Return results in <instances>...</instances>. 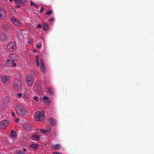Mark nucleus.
<instances>
[{
    "label": "nucleus",
    "instance_id": "nucleus-1",
    "mask_svg": "<svg viewBox=\"0 0 154 154\" xmlns=\"http://www.w3.org/2000/svg\"><path fill=\"white\" fill-rule=\"evenodd\" d=\"M16 113L18 115L23 116L26 113L25 107L21 105H17L15 108Z\"/></svg>",
    "mask_w": 154,
    "mask_h": 154
},
{
    "label": "nucleus",
    "instance_id": "nucleus-2",
    "mask_svg": "<svg viewBox=\"0 0 154 154\" xmlns=\"http://www.w3.org/2000/svg\"><path fill=\"white\" fill-rule=\"evenodd\" d=\"M34 78L33 75H28L26 77V82L27 86L29 87H31L33 84Z\"/></svg>",
    "mask_w": 154,
    "mask_h": 154
},
{
    "label": "nucleus",
    "instance_id": "nucleus-3",
    "mask_svg": "<svg viewBox=\"0 0 154 154\" xmlns=\"http://www.w3.org/2000/svg\"><path fill=\"white\" fill-rule=\"evenodd\" d=\"M44 116V112H37L35 115V120L37 121H42L43 119Z\"/></svg>",
    "mask_w": 154,
    "mask_h": 154
},
{
    "label": "nucleus",
    "instance_id": "nucleus-4",
    "mask_svg": "<svg viewBox=\"0 0 154 154\" xmlns=\"http://www.w3.org/2000/svg\"><path fill=\"white\" fill-rule=\"evenodd\" d=\"M26 35L25 32L22 31H18L17 34V38L20 40H23Z\"/></svg>",
    "mask_w": 154,
    "mask_h": 154
},
{
    "label": "nucleus",
    "instance_id": "nucleus-5",
    "mask_svg": "<svg viewBox=\"0 0 154 154\" xmlns=\"http://www.w3.org/2000/svg\"><path fill=\"white\" fill-rule=\"evenodd\" d=\"M21 83L20 80L18 79L15 80L13 82V86L15 89H20L21 86Z\"/></svg>",
    "mask_w": 154,
    "mask_h": 154
},
{
    "label": "nucleus",
    "instance_id": "nucleus-6",
    "mask_svg": "<svg viewBox=\"0 0 154 154\" xmlns=\"http://www.w3.org/2000/svg\"><path fill=\"white\" fill-rule=\"evenodd\" d=\"M15 44L14 42H12L10 43L7 46L6 49L9 52H12L14 50Z\"/></svg>",
    "mask_w": 154,
    "mask_h": 154
},
{
    "label": "nucleus",
    "instance_id": "nucleus-7",
    "mask_svg": "<svg viewBox=\"0 0 154 154\" xmlns=\"http://www.w3.org/2000/svg\"><path fill=\"white\" fill-rule=\"evenodd\" d=\"M1 78L2 82L4 84L8 85L10 83V80L8 76L4 75L2 76Z\"/></svg>",
    "mask_w": 154,
    "mask_h": 154
},
{
    "label": "nucleus",
    "instance_id": "nucleus-8",
    "mask_svg": "<svg viewBox=\"0 0 154 154\" xmlns=\"http://www.w3.org/2000/svg\"><path fill=\"white\" fill-rule=\"evenodd\" d=\"M11 20L12 22L17 27H20L21 26V23L20 20L17 19L14 17H12L11 18Z\"/></svg>",
    "mask_w": 154,
    "mask_h": 154
},
{
    "label": "nucleus",
    "instance_id": "nucleus-9",
    "mask_svg": "<svg viewBox=\"0 0 154 154\" xmlns=\"http://www.w3.org/2000/svg\"><path fill=\"white\" fill-rule=\"evenodd\" d=\"M8 38L4 33H0V41L2 42H6L8 41Z\"/></svg>",
    "mask_w": 154,
    "mask_h": 154
},
{
    "label": "nucleus",
    "instance_id": "nucleus-10",
    "mask_svg": "<svg viewBox=\"0 0 154 154\" xmlns=\"http://www.w3.org/2000/svg\"><path fill=\"white\" fill-rule=\"evenodd\" d=\"M8 122L7 121H3L0 123V129L2 130L5 129L8 125Z\"/></svg>",
    "mask_w": 154,
    "mask_h": 154
},
{
    "label": "nucleus",
    "instance_id": "nucleus-11",
    "mask_svg": "<svg viewBox=\"0 0 154 154\" xmlns=\"http://www.w3.org/2000/svg\"><path fill=\"white\" fill-rule=\"evenodd\" d=\"M15 60H11L8 59L7 60V63H5V66H9L10 65H12L14 66H16V63L14 62Z\"/></svg>",
    "mask_w": 154,
    "mask_h": 154
},
{
    "label": "nucleus",
    "instance_id": "nucleus-12",
    "mask_svg": "<svg viewBox=\"0 0 154 154\" xmlns=\"http://www.w3.org/2000/svg\"><path fill=\"white\" fill-rule=\"evenodd\" d=\"M9 58L8 59L11 60L16 61L17 59V57L16 54L14 53L11 54L9 56Z\"/></svg>",
    "mask_w": 154,
    "mask_h": 154
},
{
    "label": "nucleus",
    "instance_id": "nucleus-13",
    "mask_svg": "<svg viewBox=\"0 0 154 154\" xmlns=\"http://www.w3.org/2000/svg\"><path fill=\"white\" fill-rule=\"evenodd\" d=\"M6 14L4 10L1 8H0V18L3 20L6 16Z\"/></svg>",
    "mask_w": 154,
    "mask_h": 154
},
{
    "label": "nucleus",
    "instance_id": "nucleus-14",
    "mask_svg": "<svg viewBox=\"0 0 154 154\" xmlns=\"http://www.w3.org/2000/svg\"><path fill=\"white\" fill-rule=\"evenodd\" d=\"M42 27L45 31H47L49 28V25L48 23L43 22L42 23Z\"/></svg>",
    "mask_w": 154,
    "mask_h": 154
},
{
    "label": "nucleus",
    "instance_id": "nucleus-15",
    "mask_svg": "<svg viewBox=\"0 0 154 154\" xmlns=\"http://www.w3.org/2000/svg\"><path fill=\"white\" fill-rule=\"evenodd\" d=\"M10 136L13 138H16L17 136L16 132L13 130H11L10 133Z\"/></svg>",
    "mask_w": 154,
    "mask_h": 154
},
{
    "label": "nucleus",
    "instance_id": "nucleus-16",
    "mask_svg": "<svg viewBox=\"0 0 154 154\" xmlns=\"http://www.w3.org/2000/svg\"><path fill=\"white\" fill-rule=\"evenodd\" d=\"M39 146V144H32L30 145V147L34 150L37 149L38 148Z\"/></svg>",
    "mask_w": 154,
    "mask_h": 154
},
{
    "label": "nucleus",
    "instance_id": "nucleus-17",
    "mask_svg": "<svg viewBox=\"0 0 154 154\" xmlns=\"http://www.w3.org/2000/svg\"><path fill=\"white\" fill-rule=\"evenodd\" d=\"M60 146V145L59 144H52L51 145V147L55 150H58L59 149Z\"/></svg>",
    "mask_w": 154,
    "mask_h": 154
},
{
    "label": "nucleus",
    "instance_id": "nucleus-18",
    "mask_svg": "<svg viewBox=\"0 0 154 154\" xmlns=\"http://www.w3.org/2000/svg\"><path fill=\"white\" fill-rule=\"evenodd\" d=\"M49 122V124L52 125H54L56 123V122L54 119L51 117L48 120Z\"/></svg>",
    "mask_w": 154,
    "mask_h": 154
},
{
    "label": "nucleus",
    "instance_id": "nucleus-19",
    "mask_svg": "<svg viewBox=\"0 0 154 154\" xmlns=\"http://www.w3.org/2000/svg\"><path fill=\"white\" fill-rule=\"evenodd\" d=\"M40 137V136L37 135L36 134H34L32 136V139L36 141L38 140Z\"/></svg>",
    "mask_w": 154,
    "mask_h": 154
},
{
    "label": "nucleus",
    "instance_id": "nucleus-20",
    "mask_svg": "<svg viewBox=\"0 0 154 154\" xmlns=\"http://www.w3.org/2000/svg\"><path fill=\"white\" fill-rule=\"evenodd\" d=\"M24 128L26 130H29L31 128V126L29 124H26L23 125Z\"/></svg>",
    "mask_w": 154,
    "mask_h": 154
},
{
    "label": "nucleus",
    "instance_id": "nucleus-21",
    "mask_svg": "<svg viewBox=\"0 0 154 154\" xmlns=\"http://www.w3.org/2000/svg\"><path fill=\"white\" fill-rule=\"evenodd\" d=\"M48 93L50 95H54V91L51 88H48Z\"/></svg>",
    "mask_w": 154,
    "mask_h": 154
},
{
    "label": "nucleus",
    "instance_id": "nucleus-22",
    "mask_svg": "<svg viewBox=\"0 0 154 154\" xmlns=\"http://www.w3.org/2000/svg\"><path fill=\"white\" fill-rule=\"evenodd\" d=\"M42 72L43 73H45L46 71V67L45 66V64H43L40 66Z\"/></svg>",
    "mask_w": 154,
    "mask_h": 154
},
{
    "label": "nucleus",
    "instance_id": "nucleus-23",
    "mask_svg": "<svg viewBox=\"0 0 154 154\" xmlns=\"http://www.w3.org/2000/svg\"><path fill=\"white\" fill-rule=\"evenodd\" d=\"M45 129H46V130L47 131V134H49L51 131V128L50 126L48 125H47L45 127Z\"/></svg>",
    "mask_w": 154,
    "mask_h": 154
},
{
    "label": "nucleus",
    "instance_id": "nucleus-24",
    "mask_svg": "<svg viewBox=\"0 0 154 154\" xmlns=\"http://www.w3.org/2000/svg\"><path fill=\"white\" fill-rule=\"evenodd\" d=\"M1 27L5 29H8V25L6 24H2L1 26Z\"/></svg>",
    "mask_w": 154,
    "mask_h": 154
},
{
    "label": "nucleus",
    "instance_id": "nucleus-25",
    "mask_svg": "<svg viewBox=\"0 0 154 154\" xmlns=\"http://www.w3.org/2000/svg\"><path fill=\"white\" fill-rule=\"evenodd\" d=\"M4 101L6 104L10 102L9 99L7 97H5L4 98Z\"/></svg>",
    "mask_w": 154,
    "mask_h": 154
},
{
    "label": "nucleus",
    "instance_id": "nucleus-26",
    "mask_svg": "<svg viewBox=\"0 0 154 154\" xmlns=\"http://www.w3.org/2000/svg\"><path fill=\"white\" fill-rule=\"evenodd\" d=\"M40 132L42 134H47V131L46 130H44L42 129H40L39 130Z\"/></svg>",
    "mask_w": 154,
    "mask_h": 154
},
{
    "label": "nucleus",
    "instance_id": "nucleus-27",
    "mask_svg": "<svg viewBox=\"0 0 154 154\" xmlns=\"http://www.w3.org/2000/svg\"><path fill=\"white\" fill-rule=\"evenodd\" d=\"M14 1L15 2L16 4H21L22 2L21 0H14Z\"/></svg>",
    "mask_w": 154,
    "mask_h": 154
},
{
    "label": "nucleus",
    "instance_id": "nucleus-28",
    "mask_svg": "<svg viewBox=\"0 0 154 154\" xmlns=\"http://www.w3.org/2000/svg\"><path fill=\"white\" fill-rule=\"evenodd\" d=\"M31 74H32V75H35L37 73V72L35 70H33L32 71H31L30 72Z\"/></svg>",
    "mask_w": 154,
    "mask_h": 154
},
{
    "label": "nucleus",
    "instance_id": "nucleus-29",
    "mask_svg": "<svg viewBox=\"0 0 154 154\" xmlns=\"http://www.w3.org/2000/svg\"><path fill=\"white\" fill-rule=\"evenodd\" d=\"M52 11L51 10H50L48 11H47L46 13V14L47 15H49L52 13Z\"/></svg>",
    "mask_w": 154,
    "mask_h": 154
},
{
    "label": "nucleus",
    "instance_id": "nucleus-30",
    "mask_svg": "<svg viewBox=\"0 0 154 154\" xmlns=\"http://www.w3.org/2000/svg\"><path fill=\"white\" fill-rule=\"evenodd\" d=\"M40 63L41 64V66L43 64H44V63L43 62V60L42 59H40Z\"/></svg>",
    "mask_w": 154,
    "mask_h": 154
},
{
    "label": "nucleus",
    "instance_id": "nucleus-31",
    "mask_svg": "<svg viewBox=\"0 0 154 154\" xmlns=\"http://www.w3.org/2000/svg\"><path fill=\"white\" fill-rule=\"evenodd\" d=\"M43 99L45 101H48V97L46 96H44L43 97Z\"/></svg>",
    "mask_w": 154,
    "mask_h": 154
},
{
    "label": "nucleus",
    "instance_id": "nucleus-32",
    "mask_svg": "<svg viewBox=\"0 0 154 154\" xmlns=\"http://www.w3.org/2000/svg\"><path fill=\"white\" fill-rule=\"evenodd\" d=\"M34 100L37 101L39 100V97H36L35 96L33 98Z\"/></svg>",
    "mask_w": 154,
    "mask_h": 154
},
{
    "label": "nucleus",
    "instance_id": "nucleus-33",
    "mask_svg": "<svg viewBox=\"0 0 154 154\" xmlns=\"http://www.w3.org/2000/svg\"><path fill=\"white\" fill-rule=\"evenodd\" d=\"M22 94L21 93H18L17 96L19 98H20L22 97Z\"/></svg>",
    "mask_w": 154,
    "mask_h": 154
},
{
    "label": "nucleus",
    "instance_id": "nucleus-34",
    "mask_svg": "<svg viewBox=\"0 0 154 154\" xmlns=\"http://www.w3.org/2000/svg\"><path fill=\"white\" fill-rule=\"evenodd\" d=\"M45 9L43 7H41V9L40 10V12L41 13H42L43 12V11Z\"/></svg>",
    "mask_w": 154,
    "mask_h": 154
},
{
    "label": "nucleus",
    "instance_id": "nucleus-35",
    "mask_svg": "<svg viewBox=\"0 0 154 154\" xmlns=\"http://www.w3.org/2000/svg\"><path fill=\"white\" fill-rule=\"evenodd\" d=\"M30 5L31 6H32L33 5H35V3L34 2H32V1H30Z\"/></svg>",
    "mask_w": 154,
    "mask_h": 154
},
{
    "label": "nucleus",
    "instance_id": "nucleus-36",
    "mask_svg": "<svg viewBox=\"0 0 154 154\" xmlns=\"http://www.w3.org/2000/svg\"><path fill=\"white\" fill-rule=\"evenodd\" d=\"M54 19L53 18H51L50 19L49 21L50 22H52L54 21Z\"/></svg>",
    "mask_w": 154,
    "mask_h": 154
},
{
    "label": "nucleus",
    "instance_id": "nucleus-37",
    "mask_svg": "<svg viewBox=\"0 0 154 154\" xmlns=\"http://www.w3.org/2000/svg\"><path fill=\"white\" fill-rule=\"evenodd\" d=\"M42 27V25L41 24H39L38 26H36V28H41Z\"/></svg>",
    "mask_w": 154,
    "mask_h": 154
},
{
    "label": "nucleus",
    "instance_id": "nucleus-38",
    "mask_svg": "<svg viewBox=\"0 0 154 154\" xmlns=\"http://www.w3.org/2000/svg\"><path fill=\"white\" fill-rule=\"evenodd\" d=\"M21 5H22V4H19V5H17L16 6V7L17 8H20L21 7Z\"/></svg>",
    "mask_w": 154,
    "mask_h": 154
},
{
    "label": "nucleus",
    "instance_id": "nucleus-39",
    "mask_svg": "<svg viewBox=\"0 0 154 154\" xmlns=\"http://www.w3.org/2000/svg\"><path fill=\"white\" fill-rule=\"evenodd\" d=\"M36 47L37 48H38L39 49H40L41 47V45H39L38 44H37Z\"/></svg>",
    "mask_w": 154,
    "mask_h": 154
},
{
    "label": "nucleus",
    "instance_id": "nucleus-40",
    "mask_svg": "<svg viewBox=\"0 0 154 154\" xmlns=\"http://www.w3.org/2000/svg\"><path fill=\"white\" fill-rule=\"evenodd\" d=\"M36 62L37 63V66L39 67V62H38V60H36Z\"/></svg>",
    "mask_w": 154,
    "mask_h": 154
},
{
    "label": "nucleus",
    "instance_id": "nucleus-41",
    "mask_svg": "<svg viewBox=\"0 0 154 154\" xmlns=\"http://www.w3.org/2000/svg\"><path fill=\"white\" fill-rule=\"evenodd\" d=\"M17 154H25L24 153H23L22 151H19Z\"/></svg>",
    "mask_w": 154,
    "mask_h": 154
},
{
    "label": "nucleus",
    "instance_id": "nucleus-42",
    "mask_svg": "<svg viewBox=\"0 0 154 154\" xmlns=\"http://www.w3.org/2000/svg\"><path fill=\"white\" fill-rule=\"evenodd\" d=\"M57 131L55 130L54 131V134L56 136L57 135Z\"/></svg>",
    "mask_w": 154,
    "mask_h": 154
},
{
    "label": "nucleus",
    "instance_id": "nucleus-43",
    "mask_svg": "<svg viewBox=\"0 0 154 154\" xmlns=\"http://www.w3.org/2000/svg\"><path fill=\"white\" fill-rule=\"evenodd\" d=\"M21 1H22V3H23L24 2H26V0H21Z\"/></svg>",
    "mask_w": 154,
    "mask_h": 154
},
{
    "label": "nucleus",
    "instance_id": "nucleus-44",
    "mask_svg": "<svg viewBox=\"0 0 154 154\" xmlns=\"http://www.w3.org/2000/svg\"><path fill=\"white\" fill-rule=\"evenodd\" d=\"M53 154H61L58 152H54Z\"/></svg>",
    "mask_w": 154,
    "mask_h": 154
},
{
    "label": "nucleus",
    "instance_id": "nucleus-45",
    "mask_svg": "<svg viewBox=\"0 0 154 154\" xmlns=\"http://www.w3.org/2000/svg\"><path fill=\"white\" fill-rule=\"evenodd\" d=\"M12 115L13 116H15V113L14 112H12Z\"/></svg>",
    "mask_w": 154,
    "mask_h": 154
},
{
    "label": "nucleus",
    "instance_id": "nucleus-46",
    "mask_svg": "<svg viewBox=\"0 0 154 154\" xmlns=\"http://www.w3.org/2000/svg\"><path fill=\"white\" fill-rule=\"evenodd\" d=\"M23 150L24 152H26V148H23Z\"/></svg>",
    "mask_w": 154,
    "mask_h": 154
},
{
    "label": "nucleus",
    "instance_id": "nucleus-47",
    "mask_svg": "<svg viewBox=\"0 0 154 154\" xmlns=\"http://www.w3.org/2000/svg\"><path fill=\"white\" fill-rule=\"evenodd\" d=\"M34 6H35V7H38V5H36L35 4V5Z\"/></svg>",
    "mask_w": 154,
    "mask_h": 154
},
{
    "label": "nucleus",
    "instance_id": "nucleus-48",
    "mask_svg": "<svg viewBox=\"0 0 154 154\" xmlns=\"http://www.w3.org/2000/svg\"><path fill=\"white\" fill-rule=\"evenodd\" d=\"M35 58H36V59H38V56H35Z\"/></svg>",
    "mask_w": 154,
    "mask_h": 154
},
{
    "label": "nucleus",
    "instance_id": "nucleus-49",
    "mask_svg": "<svg viewBox=\"0 0 154 154\" xmlns=\"http://www.w3.org/2000/svg\"><path fill=\"white\" fill-rule=\"evenodd\" d=\"M15 122H18V120H17V119L16 120Z\"/></svg>",
    "mask_w": 154,
    "mask_h": 154
},
{
    "label": "nucleus",
    "instance_id": "nucleus-50",
    "mask_svg": "<svg viewBox=\"0 0 154 154\" xmlns=\"http://www.w3.org/2000/svg\"><path fill=\"white\" fill-rule=\"evenodd\" d=\"M13 1V0H9V1L10 2H12Z\"/></svg>",
    "mask_w": 154,
    "mask_h": 154
},
{
    "label": "nucleus",
    "instance_id": "nucleus-51",
    "mask_svg": "<svg viewBox=\"0 0 154 154\" xmlns=\"http://www.w3.org/2000/svg\"><path fill=\"white\" fill-rule=\"evenodd\" d=\"M36 87V86H35V87H34V89H35V87Z\"/></svg>",
    "mask_w": 154,
    "mask_h": 154
},
{
    "label": "nucleus",
    "instance_id": "nucleus-52",
    "mask_svg": "<svg viewBox=\"0 0 154 154\" xmlns=\"http://www.w3.org/2000/svg\"><path fill=\"white\" fill-rule=\"evenodd\" d=\"M23 5L24 6H25V4L24 3H23Z\"/></svg>",
    "mask_w": 154,
    "mask_h": 154
}]
</instances>
